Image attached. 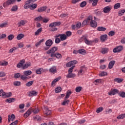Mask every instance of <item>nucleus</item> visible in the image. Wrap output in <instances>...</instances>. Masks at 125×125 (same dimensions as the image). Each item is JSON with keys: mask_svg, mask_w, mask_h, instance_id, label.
I'll return each instance as SVG.
<instances>
[{"mask_svg": "<svg viewBox=\"0 0 125 125\" xmlns=\"http://www.w3.org/2000/svg\"><path fill=\"white\" fill-rule=\"evenodd\" d=\"M61 25V22L60 21H57L54 22H52L49 25V27L50 28H52L50 29L51 32H55V31H57L58 28L57 27H58V26H60Z\"/></svg>", "mask_w": 125, "mask_h": 125, "instance_id": "1", "label": "nucleus"}, {"mask_svg": "<svg viewBox=\"0 0 125 125\" xmlns=\"http://www.w3.org/2000/svg\"><path fill=\"white\" fill-rule=\"evenodd\" d=\"M40 110L37 108L35 109L34 110H33L31 108L29 109L25 113H24L23 116L24 118H28L29 116L32 114V113H34V114H38V112H39Z\"/></svg>", "mask_w": 125, "mask_h": 125, "instance_id": "2", "label": "nucleus"}, {"mask_svg": "<svg viewBox=\"0 0 125 125\" xmlns=\"http://www.w3.org/2000/svg\"><path fill=\"white\" fill-rule=\"evenodd\" d=\"M45 45L46 46L43 47L44 50H48L50 48V47L53 44V42H52V40L49 39L46 41L45 42Z\"/></svg>", "mask_w": 125, "mask_h": 125, "instance_id": "3", "label": "nucleus"}, {"mask_svg": "<svg viewBox=\"0 0 125 125\" xmlns=\"http://www.w3.org/2000/svg\"><path fill=\"white\" fill-rule=\"evenodd\" d=\"M16 0H8L7 1L4 2L3 3V7H7L10 4H13L15 2Z\"/></svg>", "mask_w": 125, "mask_h": 125, "instance_id": "4", "label": "nucleus"}, {"mask_svg": "<svg viewBox=\"0 0 125 125\" xmlns=\"http://www.w3.org/2000/svg\"><path fill=\"white\" fill-rule=\"evenodd\" d=\"M87 35H84L82 37L83 40L84 41L85 43H86V44H87L88 45H90L92 42L91 41H88V40H87Z\"/></svg>", "mask_w": 125, "mask_h": 125, "instance_id": "5", "label": "nucleus"}, {"mask_svg": "<svg viewBox=\"0 0 125 125\" xmlns=\"http://www.w3.org/2000/svg\"><path fill=\"white\" fill-rule=\"evenodd\" d=\"M123 46H118L113 49V52L114 53H117V52H120L123 50Z\"/></svg>", "mask_w": 125, "mask_h": 125, "instance_id": "6", "label": "nucleus"}, {"mask_svg": "<svg viewBox=\"0 0 125 125\" xmlns=\"http://www.w3.org/2000/svg\"><path fill=\"white\" fill-rule=\"evenodd\" d=\"M57 50H58V47L56 46H54L50 48L49 50H48L46 52V53L47 54H50V53H51V52H55L56 51H57Z\"/></svg>", "mask_w": 125, "mask_h": 125, "instance_id": "7", "label": "nucleus"}, {"mask_svg": "<svg viewBox=\"0 0 125 125\" xmlns=\"http://www.w3.org/2000/svg\"><path fill=\"white\" fill-rule=\"evenodd\" d=\"M117 93H119V90L117 89H111V90L108 92V95H115L117 94Z\"/></svg>", "mask_w": 125, "mask_h": 125, "instance_id": "8", "label": "nucleus"}, {"mask_svg": "<svg viewBox=\"0 0 125 125\" xmlns=\"http://www.w3.org/2000/svg\"><path fill=\"white\" fill-rule=\"evenodd\" d=\"M2 97L5 96V98H9V97H11V96H12V93L10 92L9 93H6L4 92L2 94Z\"/></svg>", "mask_w": 125, "mask_h": 125, "instance_id": "9", "label": "nucleus"}, {"mask_svg": "<svg viewBox=\"0 0 125 125\" xmlns=\"http://www.w3.org/2000/svg\"><path fill=\"white\" fill-rule=\"evenodd\" d=\"M112 10V7H110L109 6H106L104 8V13H109Z\"/></svg>", "mask_w": 125, "mask_h": 125, "instance_id": "10", "label": "nucleus"}, {"mask_svg": "<svg viewBox=\"0 0 125 125\" xmlns=\"http://www.w3.org/2000/svg\"><path fill=\"white\" fill-rule=\"evenodd\" d=\"M15 119H16V117L14 114H12L11 116L10 115H9L8 118V122L10 123L11 121L12 122H13V121H14Z\"/></svg>", "mask_w": 125, "mask_h": 125, "instance_id": "11", "label": "nucleus"}, {"mask_svg": "<svg viewBox=\"0 0 125 125\" xmlns=\"http://www.w3.org/2000/svg\"><path fill=\"white\" fill-rule=\"evenodd\" d=\"M90 25L92 28H96L97 27V22L95 21L92 20L90 22Z\"/></svg>", "mask_w": 125, "mask_h": 125, "instance_id": "12", "label": "nucleus"}, {"mask_svg": "<svg viewBox=\"0 0 125 125\" xmlns=\"http://www.w3.org/2000/svg\"><path fill=\"white\" fill-rule=\"evenodd\" d=\"M107 38H108L107 34L101 35L100 37L101 42H104L107 40Z\"/></svg>", "mask_w": 125, "mask_h": 125, "instance_id": "13", "label": "nucleus"}, {"mask_svg": "<svg viewBox=\"0 0 125 125\" xmlns=\"http://www.w3.org/2000/svg\"><path fill=\"white\" fill-rule=\"evenodd\" d=\"M27 22V21L24 20H21L17 23L18 27H21V26H25V24Z\"/></svg>", "mask_w": 125, "mask_h": 125, "instance_id": "14", "label": "nucleus"}, {"mask_svg": "<svg viewBox=\"0 0 125 125\" xmlns=\"http://www.w3.org/2000/svg\"><path fill=\"white\" fill-rule=\"evenodd\" d=\"M50 73H52L53 74H55L57 72V69H56V66H53L49 70Z\"/></svg>", "mask_w": 125, "mask_h": 125, "instance_id": "15", "label": "nucleus"}, {"mask_svg": "<svg viewBox=\"0 0 125 125\" xmlns=\"http://www.w3.org/2000/svg\"><path fill=\"white\" fill-rule=\"evenodd\" d=\"M37 95H38V92L36 91H30L28 94V96H29V97L32 96H37Z\"/></svg>", "mask_w": 125, "mask_h": 125, "instance_id": "16", "label": "nucleus"}, {"mask_svg": "<svg viewBox=\"0 0 125 125\" xmlns=\"http://www.w3.org/2000/svg\"><path fill=\"white\" fill-rule=\"evenodd\" d=\"M46 8H47L46 6L41 7L38 9L37 11L38 12H43V11H45V10H46Z\"/></svg>", "mask_w": 125, "mask_h": 125, "instance_id": "17", "label": "nucleus"}, {"mask_svg": "<svg viewBox=\"0 0 125 125\" xmlns=\"http://www.w3.org/2000/svg\"><path fill=\"white\" fill-rule=\"evenodd\" d=\"M59 80H61V77H59L57 78H56L55 79H54L52 82V83L51 84V86H54V84H55L56 83H57V82H58V81H59Z\"/></svg>", "mask_w": 125, "mask_h": 125, "instance_id": "18", "label": "nucleus"}, {"mask_svg": "<svg viewBox=\"0 0 125 125\" xmlns=\"http://www.w3.org/2000/svg\"><path fill=\"white\" fill-rule=\"evenodd\" d=\"M109 52V48H102V51H101V53L102 54H106V53H108Z\"/></svg>", "mask_w": 125, "mask_h": 125, "instance_id": "19", "label": "nucleus"}, {"mask_svg": "<svg viewBox=\"0 0 125 125\" xmlns=\"http://www.w3.org/2000/svg\"><path fill=\"white\" fill-rule=\"evenodd\" d=\"M115 63H116V61H110L108 64V69H112V68L114 67V65H115Z\"/></svg>", "mask_w": 125, "mask_h": 125, "instance_id": "20", "label": "nucleus"}, {"mask_svg": "<svg viewBox=\"0 0 125 125\" xmlns=\"http://www.w3.org/2000/svg\"><path fill=\"white\" fill-rule=\"evenodd\" d=\"M71 94H72V91H70V90H68L66 92V94L65 97H64V100H67L68 99V98H69V97H70V95H71Z\"/></svg>", "mask_w": 125, "mask_h": 125, "instance_id": "21", "label": "nucleus"}, {"mask_svg": "<svg viewBox=\"0 0 125 125\" xmlns=\"http://www.w3.org/2000/svg\"><path fill=\"white\" fill-rule=\"evenodd\" d=\"M84 68H85L84 65L82 66L81 67V70L78 72V76H80V75H83V74H84V71L83 70V69H84Z\"/></svg>", "mask_w": 125, "mask_h": 125, "instance_id": "22", "label": "nucleus"}, {"mask_svg": "<svg viewBox=\"0 0 125 125\" xmlns=\"http://www.w3.org/2000/svg\"><path fill=\"white\" fill-rule=\"evenodd\" d=\"M21 80H22V81H26V80H29V79H31V77H28L25 75H21Z\"/></svg>", "mask_w": 125, "mask_h": 125, "instance_id": "23", "label": "nucleus"}, {"mask_svg": "<svg viewBox=\"0 0 125 125\" xmlns=\"http://www.w3.org/2000/svg\"><path fill=\"white\" fill-rule=\"evenodd\" d=\"M78 53L79 54H82V55H84L86 54V51L83 49H80L78 50Z\"/></svg>", "mask_w": 125, "mask_h": 125, "instance_id": "24", "label": "nucleus"}, {"mask_svg": "<svg viewBox=\"0 0 125 125\" xmlns=\"http://www.w3.org/2000/svg\"><path fill=\"white\" fill-rule=\"evenodd\" d=\"M15 101V98H10L5 100V102L7 103H12V102H14Z\"/></svg>", "mask_w": 125, "mask_h": 125, "instance_id": "25", "label": "nucleus"}, {"mask_svg": "<svg viewBox=\"0 0 125 125\" xmlns=\"http://www.w3.org/2000/svg\"><path fill=\"white\" fill-rule=\"evenodd\" d=\"M29 67H31V62H26L23 66H22L23 70H25V69H27V68H29Z\"/></svg>", "mask_w": 125, "mask_h": 125, "instance_id": "26", "label": "nucleus"}, {"mask_svg": "<svg viewBox=\"0 0 125 125\" xmlns=\"http://www.w3.org/2000/svg\"><path fill=\"white\" fill-rule=\"evenodd\" d=\"M42 27L40 28L35 32V35L39 36V35H40V34L42 33Z\"/></svg>", "mask_w": 125, "mask_h": 125, "instance_id": "27", "label": "nucleus"}, {"mask_svg": "<svg viewBox=\"0 0 125 125\" xmlns=\"http://www.w3.org/2000/svg\"><path fill=\"white\" fill-rule=\"evenodd\" d=\"M75 77H76V74L72 73H68V74L66 75V78H67L68 79L75 78Z\"/></svg>", "mask_w": 125, "mask_h": 125, "instance_id": "28", "label": "nucleus"}, {"mask_svg": "<svg viewBox=\"0 0 125 125\" xmlns=\"http://www.w3.org/2000/svg\"><path fill=\"white\" fill-rule=\"evenodd\" d=\"M60 39L62 41H65L67 40V36L64 34H61Z\"/></svg>", "mask_w": 125, "mask_h": 125, "instance_id": "29", "label": "nucleus"}, {"mask_svg": "<svg viewBox=\"0 0 125 125\" xmlns=\"http://www.w3.org/2000/svg\"><path fill=\"white\" fill-rule=\"evenodd\" d=\"M105 30H107V28L103 26H99L97 28V31H99L100 32H104Z\"/></svg>", "mask_w": 125, "mask_h": 125, "instance_id": "30", "label": "nucleus"}, {"mask_svg": "<svg viewBox=\"0 0 125 125\" xmlns=\"http://www.w3.org/2000/svg\"><path fill=\"white\" fill-rule=\"evenodd\" d=\"M24 37V34L22 33L18 35V36H17V40H18V41H20V40H22V39H23Z\"/></svg>", "mask_w": 125, "mask_h": 125, "instance_id": "31", "label": "nucleus"}, {"mask_svg": "<svg viewBox=\"0 0 125 125\" xmlns=\"http://www.w3.org/2000/svg\"><path fill=\"white\" fill-rule=\"evenodd\" d=\"M86 22H87V24L88 25L89 23L92 21V17L90 16H88V18L85 20Z\"/></svg>", "mask_w": 125, "mask_h": 125, "instance_id": "32", "label": "nucleus"}, {"mask_svg": "<svg viewBox=\"0 0 125 125\" xmlns=\"http://www.w3.org/2000/svg\"><path fill=\"white\" fill-rule=\"evenodd\" d=\"M37 7L38 5L36 3H34L30 6L29 9L30 10H34V9H36V7Z\"/></svg>", "mask_w": 125, "mask_h": 125, "instance_id": "33", "label": "nucleus"}, {"mask_svg": "<svg viewBox=\"0 0 125 125\" xmlns=\"http://www.w3.org/2000/svg\"><path fill=\"white\" fill-rule=\"evenodd\" d=\"M42 20V16H38L34 18L35 21H37L38 22H41Z\"/></svg>", "mask_w": 125, "mask_h": 125, "instance_id": "34", "label": "nucleus"}, {"mask_svg": "<svg viewBox=\"0 0 125 125\" xmlns=\"http://www.w3.org/2000/svg\"><path fill=\"white\" fill-rule=\"evenodd\" d=\"M23 74L24 76H30V75H32V71L31 70L25 71Z\"/></svg>", "mask_w": 125, "mask_h": 125, "instance_id": "35", "label": "nucleus"}, {"mask_svg": "<svg viewBox=\"0 0 125 125\" xmlns=\"http://www.w3.org/2000/svg\"><path fill=\"white\" fill-rule=\"evenodd\" d=\"M118 95L122 98H125V92L123 91H120L118 93Z\"/></svg>", "mask_w": 125, "mask_h": 125, "instance_id": "36", "label": "nucleus"}, {"mask_svg": "<svg viewBox=\"0 0 125 125\" xmlns=\"http://www.w3.org/2000/svg\"><path fill=\"white\" fill-rule=\"evenodd\" d=\"M62 90V88L61 87H57L55 89V92L56 93H59V92H61V91Z\"/></svg>", "mask_w": 125, "mask_h": 125, "instance_id": "37", "label": "nucleus"}, {"mask_svg": "<svg viewBox=\"0 0 125 125\" xmlns=\"http://www.w3.org/2000/svg\"><path fill=\"white\" fill-rule=\"evenodd\" d=\"M17 10H18V6L17 5L13 6L11 8V11L13 12H16Z\"/></svg>", "mask_w": 125, "mask_h": 125, "instance_id": "38", "label": "nucleus"}, {"mask_svg": "<svg viewBox=\"0 0 125 125\" xmlns=\"http://www.w3.org/2000/svg\"><path fill=\"white\" fill-rule=\"evenodd\" d=\"M69 102H70V100H64V101L62 103V105L63 106H65V105H68L69 104Z\"/></svg>", "mask_w": 125, "mask_h": 125, "instance_id": "39", "label": "nucleus"}, {"mask_svg": "<svg viewBox=\"0 0 125 125\" xmlns=\"http://www.w3.org/2000/svg\"><path fill=\"white\" fill-rule=\"evenodd\" d=\"M44 42V39L40 40L39 42L35 43V46L38 47L39 45H41L42 42Z\"/></svg>", "mask_w": 125, "mask_h": 125, "instance_id": "40", "label": "nucleus"}, {"mask_svg": "<svg viewBox=\"0 0 125 125\" xmlns=\"http://www.w3.org/2000/svg\"><path fill=\"white\" fill-rule=\"evenodd\" d=\"M114 82H116L117 83H122L123 81H124V79H122L121 78H115L114 80Z\"/></svg>", "mask_w": 125, "mask_h": 125, "instance_id": "41", "label": "nucleus"}, {"mask_svg": "<svg viewBox=\"0 0 125 125\" xmlns=\"http://www.w3.org/2000/svg\"><path fill=\"white\" fill-rule=\"evenodd\" d=\"M125 12V9L122 10L118 12L119 16H123Z\"/></svg>", "mask_w": 125, "mask_h": 125, "instance_id": "42", "label": "nucleus"}, {"mask_svg": "<svg viewBox=\"0 0 125 125\" xmlns=\"http://www.w3.org/2000/svg\"><path fill=\"white\" fill-rule=\"evenodd\" d=\"M102 82V79H97L94 81V83L96 85L97 84V83H101Z\"/></svg>", "mask_w": 125, "mask_h": 125, "instance_id": "43", "label": "nucleus"}, {"mask_svg": "<svg viewBox=\"0 0 125 125\" xmlns=\"http://www.w3.org/2000/svg\"><path fill=\"white\" fill-rule=\"evenodd\" d=\"M125 118V114L120 115L117 117L118 120H121Z\"/></svg>", "mask_w": 125, "mask_h": 125, "instance_id": "44", "label": "nucleus"}, {"mask_svg": "<svg viewBox=\"0 0 125 125\" xmlns=\"http://www.w3.org/2000/svg\"><path fill=\"white\" fill-rule=\"evenodd\" d=\"M120 7H121V3H117L114 6V8L115 9H118V8H120Z\"/></svg>", "mask_w": 125, "mask_h": 125, "instance_id": "45", "label": "nucleus"}, {"mask_svg": "<svg viewBox=\"0 0 125 125\" xmlns=\"http://www.w3.org/2000/svg\"><path fill=\"white\" fill-rule=\"evenodd\" d=\"M14 85H15V86H20V85H21V82L15 81L14 82Z\"/></svg>", "mask_w": 125, "mask_h": 125, "instance_id": "46", "label": "nucleus"}, {"mask_svg": "<svg viewBox=\"0 0 125 125\" xmlns=\"http://www.w3.org/2000/svg\"><path fill=\"white\" fill-rule=\"evenodd\" d=\"M7 65H8V62H0V66H7Z\"/></svg>", "mask_w": 125, "mask_h": 125, "instance_id": "47", "label": "nucleus"}, {"mask_svg": "<svg viewBox=\"0 0 125 125\" xmlns=\"http://www.w3.org/2000/svg\"><path fill=\"white\" fill-rule=\"evenodd\" d=\"M108 74L105 71H102L101 73H100L99 76L100 77H104L105 76H107Z\"/></svg>", "mask_w": 125, "mask_h": 125, "instance_id": "48", "label": "nucleus"}, {"mask_svg": "<svg viewBox=\"0 0 125 125\" xmlns=\"http://www.w3.org/2000/svg\"><path fill=\"white\" fill-rule=\"evenodd\" d=\"M33 83H34V81H30L26 83V85L28 87L32 86V85H33Z\"/></svg>", "mask_w": 125, "mask_h": 125, "instance_id": "49", "label": "nucleus"}, {"mask_svg": "<svg viewBox=\"0 0 125 125\" xmlns=\"http://www.w3.org/2000/svg\"><path fill=\"white\" fill-rule=\"evenodd\" d=\"M7 25H8V23H7V22H4L2 23H1L0 24V28H4V27H6V26H7Z\"/></svg>", "mask_w": 125, "mask_h": 125, "instance_id": "50", "label": "nucleus"}, {"mask_svg": "<svg viewBox=\"0 0 125 125\" xmlns=\"http://www.w3.org/2000/svg\"><path fill=\"white\" fill-rule=\"evenodd\" d=\"M20 77L21 78V73H18L15 74V75H14L15 79H18Z\"/></svg>", "mask_w": 125, "mask_h": 125, "instance_id": "51", "label": "nucleus"}, {"mask_svg": "<svg viewBox=\"0 0 125 125\" xmlns=\"http://www.w3.org/2000/svg\"><path fill=\"white\" fill-rule=\"evenodd\" d=\"M56 58H57V59H61V58H62V55L59 53H57L56 54Z\"/></svg>", "mask_w": 125, "mask_h": 125, "instance_id": "52", "label": "nucleus"}, {"mask_svg": "<svg viewBox=\"0 0 125 125\" xmlns=\"http://www.w3.org/2000/svg\"><path fill=\"white\" fill-rule=\"evenodd\" d=\"M98 0H93L92 5L93 6H96V5H97V3H98Z\"/></svg>", "mask_w": 125, "mask_h": 125, "instance_id": "53", "label": "nucleus"}, {"mask_svg": "<svg viewBox=\"0 0 125 125\" xmlns=\"http://www.w3.org/2000/svg\"><path fill=\"white\" fill-rule=\"evenodd\" d=\"M75 65L72 66L71 67H70L69 69H68V74H70L71 73H73V70H74V68H75Z\"/></svg>", "mask_w": 125, "mask_h": 125, "instance_id": "54", "label": "nucleus"}, {"mask_svg": "<svg viewBox=\"0 0 125 125\" xmlns=\"http://www.w3.org/2000/svg\"><path fill=\"white\" fill-rule=\"evenodd\" d=\"M82 88H83V87H82L81 86H78V87H76L75 89L76 92H81V91L82 90Z\"/></svg>", "mask_w": 125, "mask_h": 125, "instance_id": "55", "label": "nucleus"}, {"mask_svg": "<svg viewBox=\"0 0 125 125\" xmlns=\"http://www.w3.org/2000/svg\"><path fill=\"white\" fill-rule=\"evenodd\" d=\"M115 34H116L115 31H111L108 33V36H109V37H113V36H115Z\"/></svg>", "mask_w": 125, "mask_h": 125, "instance_id": "56", "label": "nucleus"}, {"mask_svg": "<svg viewBox=\"0 0 125 125\" xmlns=\"http://www.w3.org/2000/svg\"><path fill=\"white\" fill-rule=\"evenodd\" d=\"M85 5H86V1H83L80 4V6L81 7H84V6H85Z\"/></svg>", "mask_w": 125, "mask_h": 125, "instance_id": "57", "label": "nucleus"}, {"mask_svg": "<svg viewBox=\"0 0 125 125\" xmlns=\"http://www.w3.org/2000/svg\"><path fill=\"white\" fill-rule=\"evenodd\" d=\"M13 39H14V35L13 34H10L8 36V40H9V41H12Z\"/></svg>", "mask_w": 125, "mask_h": 125, "instance_id": "58", "label": "nucleus"}, {"mask_svg": "<svg viewBox=\"0 0 125 125\" xmlns=\"http://www.w3.org/2000/svg\"><path fill=\"white\" fill-rule=\"evenodd\" d=\"M72 66H73V64L71 61L66 64V66L68 68H70V67H72Z\"/></svg>", "mask_w": 125, "mask_h": 125, "instance_id": "59", "label": "nucleus"}, {"mask_svg": "<svg viewBox=\"0 0 125 125\" xmlns=\"http://www.w3.org/2000/svg\"><path fill=\"white\" fill-rule=\"evenodd\" d=\"M103 109L104 108L103 107H100L97 109L96 112L97 113H101V112H102V111H103Z\"/></svg>", "mask_w": 125, "mask_h": 125, "instance_id": "60", "label": "nucleus"}, {"mask_svg": "<svg viewBox=\"0 0 125 125\" xmlns=\"http://www.w3.org/2000/svg\"><path fill=\"white\" fill-rule=\"evenodd\" d=\"M42 21L43 23H47L49 21V19H46L42 17Z\"/></svg>", "mask_w": 125, "mask_h": 125, "instance_id": "61", "label": "nucleus"}, {"mask_svg": "<svg viewBox=\"0 0 125 125\" xmlns=\"http://www.w3.org/2000/svg\"><path fill=\"white\" fill-rule=\"evenodd\" d=\"M5 73L4 72L1 71L0 72V78H2L3 77H5Z\"/></svg>", "mask_w": 125, "mask_h": 125, "instance_id": "62", "label": "nucleus"}, {"mask_svg": "<svg viewBox=\"0 0 125 125\" xmlns=\"http://www.w3.org/2000/svg\"><path fill=\"white\" fill-rule=\"evenodd\" d=\"M50 53H51V55H50L51 57H52V58H53V57H56V53H55V52H51Z\"/></svg>", "mask_w": 125, "mask_h": 125, "instance_id": "63", "label": "nucleus"}, {"mask_svg": "<svg viewBox=\"0 0 125 125\" xmlns=\"http://www.w3.org/2000/svg\"><path fill=\"white\" fill-rule=\"evenodd\" d=\"M60 42H61V39L60 40V39L59 38H56L55 40V43H59Z\"/></svg>", "mask_w": 125, "mask_h": 125, "instance_id": "64", "label": "nucleus"}]
</instances>
